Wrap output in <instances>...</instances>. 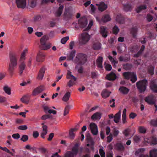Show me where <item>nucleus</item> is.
<instances>
[{
	"label": "nucleus",
	"mask_w": 157,
	"mask_h": 157,
	"mask_svg": "<svg viewBox=\"0 0 157 157\" xmlns=\"http://www.w3.org/2000/svg\"><path fill=\"white\" fill-rule=\"evenodd\" d=\"M105 68L106 70L108 71H110L112 69V67L109 64H106L105 63Z\"/></svg>",
	"instance_id": "obj_51"
},
{
	"label": "nucleus",
	"mask_w": 157,
	"mask_h": 157,
	"mask_svg": "<svg viewBox=\"0 0 157 157\" xmlns=\"http://www.w3.org/2000/svg\"><path fill=\"white\" fill-rule=\"evenodd\" d=\"M75 55V51H72L71 52L70 55L68 56V60H72Z\"/></svg>",
	"instance_id": "obj_43"
},
{
	"label": "nucleus",
	"mask_w": 157,
	"mask_h": 157,
	"mask_svg": "<svg viewBox=\"0 0 157 157\" xmlns=\"http://www.w3.org/2000/svg\"><path fill=\"white\" fill-rule=\"evenodd\" d=\"M101 45L100 43L97 42L94 44L93 48L95 50H98L101 48Z\"/></svg>",
	"instance_id": "obj_40"
},
{
	"label": "nucleus",
	"mask_w": 157,
	"mask_h": 157,
	"mask_svg": "<svg viewBox=\"0 0 157 157\" xmlns=\"http://www.w3.org/2000/svg\"><path fill=\"white\" fill-rule=\"evenodd\" d=\"M111 18L109 14H104L101 18V21L104 22H106L111 20Z\"/></svg>",
	"instance_id": "obj_14"
},
{
	"label": "nucleus",
	"mask_w": 157,
	"mask_h": 157,
	"mask_svg": "<svg viewBox=\"0 0 157 157\" xmlns=\"http://www.w3.org/2000/svg\"><path fill=\"white\" fill-rule=\"evenodd\" d=\"M21 139L24 142L25 141L28 140V136L26 135H24L23 136Z\"/></svg>",
	"instance_id": "obj_59"
},
{
	"label": "nucleus",
	"mask_w": 157,
	"mask_h": 157,
	"mask_svg": "<svg viewBox=\"0 0 157 157\" xmlns=\"http://www.w3.org/2000/svg\"><path fill=\"white\" fill-rule=\"evenodd\" d=\"M37 0H29V5L31 7H34L36 5Z\"/></svg>",
	"instance_id": "obj_34"
},
{
	"label": "nucleus",
	"mask_w": 157,
	"mask_h": 157,
	"mask_svg": "<svg viewBox=\"0 0 157 157\" xmlns=\"http://www.w3.org/2000/svg\"><path fill=\"white\" fill-rule=\"evenodd\" d=\"M157 144V138L155 137H152L151 138L150 144L151 145H155Z\"/></svg>",
	"instance_id": "obj_45"
},
{
	"label": "nucleus",
	"mask_w": 157,
	"mask_h": 157,
	"mask_svg": "<svg viewBox=\"0 0 157 157\" xmlns=\"http://www.w3.org/2000/svg\"><path fill=\"white\" fill-rule=\"evenodd\" d=\"M10 62L9 65V70L11 72H12L17 65V56L13 52L10 51L9 53Z\"/></svg>",
	"instance_id": "obj_1"
},
{
	"label": "nucleus",
	"mask_w": 157,
	"mask_h": 157,
	"mask_svg": "<svg viewBox=\"0 0 157 157\" xmlns=\"http://www.w3.org/2000/svg\"><path fill=\"white\" fill-rule=\"evenodd\" d=\"M45 69L44 68H42L40 71L37 76V78L40 80H42L43 78Z\"/></svg>",
	"instance_id": "obj_19"
},
{
	"label": "nucleus",
	"mask_w": 157,
	"mask_h": 157,
	"mask_svg": "<svg viewBox=\"0 0 157 157\" xmlns=\"http://www.w3.org/2000/svg\"><path fill=\"white\" fill-rule=\"evenodd\" d=\"M130 132V129L128 128L125 129L123 132V134L126 137H128Z\"/></svg>",
	"instance_id": "obj_52"
},
{
	"label": "nucleus",
	"mask_w": 157,
	"mask_h": 157,
	"mask_svg": "<svg viewBox=\"0 0 157 157\" xmlns=\"http://www.w3.org/2000/svg\"><path fill=\"white\" fill-rule=\"evenodd\" d=\"M21 63L19 66L20 74L21 75L25 67V63L23 61L20 62Z\"/></svg>",
	"instance_id": "obj_29"
},
{
	"label": "nucleus",
	"mask_w": 157,
	"mask_h": 157,
	"mask_svg": "<svg viewBox=\"0 0 157 157\" xmlns=\"http://www.w3.org/2000/svg\"><path fill=\"white\" fill-rule=\"evenodd\" d=\"M78 23L81 27L85 28L84 30L87 31L93 25V21L92 20H90L88 24L87 18L85 17H83L78 20Z\"/></svg>",
	"instance_id": "obj_2"
},
{
	"label": "nucleus",
	"mask_w": 157,
	"mask_h": 157,
	"mask_svg": "<svg viewBox=\"0 0 157 157\" xmlns=\"http://www.w3.org/2000/svg\"><path fill=\"white\" fill-rule=\"evenodd\" d=\"M108 58L111 61L112 64H113V67H116L117 64V61L116 59L113 58V57L110 56H109Z\"/></svg>",
	"instance_id": "obj_25"
},
{
	"label": "nucleus",
	"mask_w": 157,
	"mask_h": 157,
	"mask_svg": "<svg viewBox=\"0 0 157 157\" xmlns=\"http://www.w3.org/2000/svg\"><path fill=\"white\" fill-rule=\"evenodd\" d=\"M145 150V149L144 148H140L137 150L135 153V154L136 155H141L140 157H148V155H141Z\"/></svg>",
	"instance_id": "obj_15"
},
{
	"label": "nucleus",
	"mask_w": 157,
	"mask_h": 157,
	"mask_svg": "<svg viewBox=\"0 0 157 157\" xmlns=\"http://www.w3.org/2000/svg\"><path fill=\"white\" fill-rule=\"evenodd\" d=\"M137 30V29L136 28H133L131 30V33L135 38V37L136 36Z\"/></svg>",
	"instance_id": "obj_41"
},
{
	"label": "nucleus",
	"mask_w": 157,
	"mask_h": 157,
	"mask_svg": "<svg viewBox=\"0 0 157 157\" xmlns=\"http://www.w3.org/2000/svg\"><path fill=\"white\" fill-rule=\"evenodd\" d=\"M111 92L106 90H104L101 93V95L103 98H106L108 97Z\"/></svg>",
	"instance_id": "obj_31"
},
{
	"label": "nucleus",
	"mask_w": 157,
	"mask_h": 157,
	"mask_svg": "<svg viewBox=\"0 0 157 157\" xmlns=\"http://www.w3.org/2000/svg\"><path fill=\"white\" fill-rule=\"evenodd\" d=\"M12 137L15 139H17L19 138L20 135L18 133L13 134L12 135Z\"/></svg>",
	"instance_id": "obj_63"
},
{
	"label": "nucleus",
	"mask_w": 157,
	"mask_h": 157,
	"mask_svg": "<svg viewBox=\"0 0 157 157\" xmlns=\"http://www.w3.org/2000/svg\"><path fill=\"white\" fill-rule=\"evenodd\" d=\"M69 108H70L69 105H67L66 107L64 110L63 113L64 116H66L67 114L68 113Z\"/></svg>",
	"instance_id": "obj_50"
},
{
	"label": "nucleus",
	"mask_w": 157,
	"mask_h": 157,
	"mask_svg": "<svg viewBox=\"0 0 157 157\" xmlns=\"http://www.w3.org/2000/svg\"><path fill=\"white\" fill-rule=\"evenodd\" d=\"M67 79H71L72 77L75 81L76 80V78L71 74V72L69 71H68L67 76Z\"/></svg>",
	"instance_id": "obj_42"
},
{
	"label": "nucleus",
	"mask_w": 157,
	"mask_h": 157,
	"mask_svg": "<svg viewBox=\"0 0 157 157\" xmlns=\"http://www.w3.org/2000/svg\"><path fill=\"white\" fill-rule=\"evenodd\" d=\"M147 85V81L146 80H143L136 83L137 87L140 93H143L145 91Z\"/></svg>",
	"instance_id": "obj_3"
},
{
	"label": "nucleus",
	"mask_w": 157,
	"mask_h": 157,
	"mask_svg": "<svg viewBox=\"0 0 157 157\" xmlns=\"http://www.w3.org/2000/svg\"><path fill=\"white\" fill-rule=\"evenodd\" d=\"M90 13L91 14L94 13L96 10V8L94 6L93 4H91L90 6Z\"/></svg>",
	"instance_id": "obj_54"
},
{
	"label": "nucleus",
	"mask_w": 157,
	"mask_h": 157,
	"mask_svg": "<svg viewBox=\"0 0 157 157\" xmlns=\"http://www.w3.org/2000/svg\"><path fill=\"white\" fill-rule=\"evenodd\" d=\"M101 118V114L99 113H96L92 116L91 118L93 120L99 119Z\"/></svg>",
	"instance_id": "obj_30"
},
{
	"label": "nucleus",
	"mask_w": 157,
	"mask_h": 157,
	"mask_svg": "<svg viewBox=\"0 0 157 157\" xmlns=\"http://www.w3.org/2000/svg\"><path fill=\"white\" fill-rule=\"evenodd\" d=\"M71 93L69 92H66L62 98V100L65 102H67L68 101L70 97Z\"/></svg>",
	"instance_id": "obj_24"
},
{
	"label": "nucleus",
	"mask_w": 157,
	"mask_h": 157,
	"mask_svg": "<svg viewBox=\"0 0 157 157\" xmlns=\"http://www.w3.org/2000/svg\"><path fill=\"white\" fill-rule=\"evenodd\" d=\"M101 32L102 36L105 38L107 36V31L106 28L104 26L101 27Z\"/></svg>",
	"instance_id": "obj_21"
},
{
	"label": "nucleus",
	"mask_w": 157,
	"mask_h": 157,
	"mask_svg": "<svg viewBox=\"0 0 157 157\" xmlns=\"http://www.w3.org/2000/svg\"><path fill=\"white\" fill-rule=\"evenodd\" d=\"M40 47L43 50L49 49L51 47V44L46 40H40Z\"/></svg>",
	"instance_id": "obj_6"
},
{
	"label": "nucleus",
	"mask_w": 157,
	"mask_h": 157,
	"mask_svg": "<svg viewBox=\"0 0 157 157\" xmlns=\"http://www.w3.org/2000/svg\"><path fill=\"white\" fill-rule=\"evenodd\" d=\"M87 42V40H79V45H82L86 44Z\"/></svg>",
	"instance_id": "obj_56"
},
{
	"label": "nucleus",
	"mask_w": 157,
	"mask_h": 157,
	"mask_svg": "<svg viewBox=\"0 0 157 157\" xmlns=\"http://www.w3.org/2000/svg\"><path fill=\"white\" fill-rule=\"evenodd\" d=\"M154 67L151 66L150 67V68L149 69V72L150 74L151 75H152L154 73Z\"/></svg>",
	"instance_id": "obj_58"
},
{
	"label": "nucleus",
	"mask_w": 157,
	"mask_h": 157,
	"mask_svg": "<svg viewBox=\"0 0 157 157\" xmlns=\"http://www.w3.org/2000/svg\"><path fill=\"white\" fill-rule=\"evenodd\" d=\"M121 112L120 111L114 116V121L116 123H117L119 121L121 118Z\"/></svg>",
	"instance_id": "obj_20"
},
{
	"label": "nucleus",
	"mask_w": 157,
	"mask_h": 157,
	"mask_svg": "<svg viewBox=\"0 0 157 157\" xmlns=\"http://www.w3.org/2000/svg\"><path fill=\"white\" fill-rule=\"evenodd\" d=\"M29 97V95L28 94L25 95L22 98L21 100L23 102L27 103L28 102Z\"/></svg>",
	"instance_id": "obj_39"
},
{
	"label": "nucleus",
	"mask_w": 157,
	"mask_h": 157,
	"mask_svg": "<svg viewBox=\"0 0 157 157\" xmlns=\"http://www.w3.org/2000/svg\"><path fill=\"white\" fill-rule=\"evenodd\" d=\"M123 75L126 79L130 78L131 81L133 83L135 82L137 79L136 75L133 73L126 72L124 73Z\"/></svg>",
	"instance_id": "obj_5"
},
{
	"label": "nucleus",
	"mask_w": 157,
	"mask_h": 157,
	"mask_svg": "<svg viewBox=\"0 0 157 157\" xmlns=\"http://www.w3.org/2000/svg\"><path fill=\"white\" fill-rule=\"evenodd\" d=\"M136 116V115L135 113H132L130 114L129 117L130 118L134 119L135 117Z\"/></svg>",
	"instance_id": "obj_64"
},
{
	"label": "nucleus",
	"mask_w": 157,
	"mask_h": 157,
	"mask_svg": "<svg viewBox=\"0 0 157 157\" xmlns=\"http://www.w3.org/2000/svg\"><path fill=\"white\" fill-rule=\"evenodd\" d=\"M27 50L25 49L22 52L21 56V57L20 59V62L23 61V60L25 59V56L26 53L27 52Z\"/></svg>",
	"instance_id": "obj_36"
},
{
	"label": "nucleus",
	"mask_w": 157,
	"mask_h": 157,
	"mask_svg": "<svg viewBox=\"0 0 157 157\" xmlns=\"http://www.w3.org/2000/svg\"><path fill=\"white\" fill-rule=\"evenodd\" d=\"M150 87L151 90L154 92H157V85L154 84L153 83L151 82Z\"/></svg>",
	"instance_id": "obj_38"
},
{
	"label": "nucleus",
	"mask_w": 157,
	"mask_h": 157,
	"mask_svg": "<svg viewBox=\"0 0 157 157\" xmlns=\"http://www.w3.org/2000/svg\"><path fill=\"white\" fill-rule=\"evenodd\" d=\"M119 90L122 94H126L128 92L129 90L126 87L122 86L119 89Z\"/></svg>",
	"instance_id": "obj_27"
},
{
	"label": "nucleus",
	"mask_w": 157,
	"mask_h": 157,
	"mask_svg": "<svg viewBox=\"0 0 157 157\" xmlns=\"http://www.w3.org/2000/svg\"><path fill=\"white\" fill-rule=\"evenodd\" d=\"M50 115H45L41 117V119L43 120H45L50 117Z\"/></svg>",
	"instance_id": "obj_61"
},
{
	"label": "nucleus",
	"mask_w": 157,
	"mask_h": 157,
	"mask_svg": "<svg viewBox=\"0 0 157 157\" xmlns=\"http://www.w3.org/2000/svg\"><path fill=\"white\" fill-rule=\"evenodd\" d=\"M151 124L153 126H156L157 125V120H152L151 121Z\"/></svg>",
	"instance_id": "obj_62"
},
{
	"label": "nucleus",
	"mask_w": 157,
	"mask_h": 157,
	"mask_svg": "<svg viewBox=\"0 0 157 157\" xmlns=\"http://www.w3.org/2000/svg\"><path fill=\"white\" fill-rule=\"evenodd\" d=\"M0 148L3 151L6 152L12 155H13L12 152H10V150L6 147H2L0 146Z\"/></svg>",
	"instance_id": "obj_47"
},
{
	"label": "nucleus",
	"mask_w": 157,
	"mask_h": 157,
	"mask_svg": "<svg viewBox=\"0 0 157 157\" xmlns=\"http://www.w3.org/2000/svg\"><path fill=\"white\" fill-rule=\"evenodd\" d=\"M78 152V148L75 145L72 151H67L64 153L63 157H75Z\"/></svg>",
	"instance_id": "obj_4"
},
{
	"label": "nucleus",
	"mask_w": 157,
	"mask_h": 157,
	"mask_svg": "<svg viewBox=\"0 0 157 157\" xmlns=\"http://www.w3.org/2000/svg\"><path fill=\"white\" fill-rule=\"evenodd\" d=\"M145 101L149 104H153L155 101V98L152 95H150L146 98Z\"/></svg>",
	"instance_id": "obj_12"
},
{
	"label": "nucleus",
	"mask_w": 157,
	"mask_h": 157,
	"mask_svg": "<svg viewBox=\"0 0 157 157\" xmlns=\"http://www.w3.org/2000/svg\"><path fill=\"white\" fill-rule=\"evenodd\" d=\"M150 157H157V150L154 149L150 151Z\"/></svg>",
	"instance_id": "obj_32"
},
{
	"label": "nucleus",
	"mask_w": 157,
	"mask_h": 157,
	"mask_svg": "<svg viewBox=\"0 0 157 157\" xmlns=\"http://www.w3.org/2000/svg\"><path fill=\"white\" fill-rule=\"evenodd\" d=\"M86 138L87 140V142L89 143L87 144V146L88 147L89 146L91 149L94 150V142L92 139L90 137L89 134L87 135Z\"/></svg>",
	"instance_id": "obj_9"
},
{
	"label": "nucleus",
	"mask_w": 157,
	"mask_h": 157,
	"mask_svg": "<svg viewBox=\"0 0 157 157\" xmlns=\"http://www.w3.org/2000/svg\"><path fill=\"white\" fill-rule=\"evenodd\" d=\"M97 67L100 68V70L103 69V66L102 63L103 61V58L102 57L100 56L98 57L97 59Z\"/></svg>",
	"instance_id": "obj_16"
},
{
	"label": "nucleus",
	"mask_w": 157,
	"mask_h": 157,
	"mask_svg": "<svg viewBox=\"0 0 157 157\" xmlns=\"http://www.w3.org/2000/svg\"><path fill=\"white\" fill-rule=\"evenodd\" d=\"M146 7L145 5H143L139 6L136 9L137 13L140 12L142 10L146 9Z\"/></svg>",
	"instance_id": "obj_44"
},
{
	"label": "nucleus",
	"mask_w": 157,
	"mask_h": 157,
	"mask_svg": "<svg viewBox=\"0 0 157 157\" xmlns=\"http://www.w3.org/2000/svg\"><path fill=\"white\" fill-rule=\"evenodd\" d=\"M117 78L116 75L113 72L107 75L106 78L109 80L114 81Z\"/></svg>",
	"instance_id": "obj_11"
},
{
	"label": "nucleus",
	"mask_w": 157,
	"mask_h": 157,
	"mask_svg": "<svg viewBox=\"0 0 157 157\" xmlns=\"http://www.w3.org/2000/svg\"><path fill=\"white\" fill-rule=\"evenodd\" d=\"M78 57H79V59L80 61L82 60V62H81L82 64H83L86 60V56L85 55L82 54H79L78 55Z\"/></svg>",
	"instance_id": "obj_28"
},
{
	"label": "nucleus",
	"mask_w": 157,
	"mask_h": 157,
	"mask_svg": "<svg viewBox=\"0 0 157 157\" xmlns=\"http://www.w3.org/2000/svg\"><path fill=\"white\" fill-rule=\"evenodd\" d=\"M118 149L121 151L123 150L124 149V147L123 145L121 144H119L117 145Z\"/></svg>",
	"instance_id": "obj_60"
},
{
	"label": "nucleus",
	"mask_w": 157,
	"mask_h": 157,
	"mask_svg": "<svg viewBox=\"0 0 157 157\" xmlns=\"http://www.w3.org/2000/svg\"><path fill=\"white\" fill-rule=\"evenodd\" d=\"M116 20L120 24H123L124 22V19L121 15H118L117 16Z\"/></svg>",
	"instance_id": "obj_26"
},
{
	"label": "nucleus",
	"mask_w": 157,
	"mask_h": 157,
	"mask_svg": "<svg viewBox=\"0 0 157 157\" xmlns=\"http://www.w3.org/2000/svg\"><path fill=\"white\" fill-rule=\"evenodd\" d=\"M16 3L19 8H25L26 5V0H16Z\"/></svg>",
	"instance_id": "obj_7"
},
{
	"label": "nucleus",
	"mask_w": 157,
	"mask_h": 157,
	"mask_svg": "<svg viewBox=\"0 0 157 157\" xmlns=\"http://www.w3.org/2000/svg\"><path fill=\"white\" fill-rule=\"evenodd\" d=\"M43 107L44 112L46 113H53L54 114H56V111L50 109V108L47 105H44Z\"/></svg>",
	"instance_id": "obj_10"
},
{
	"label": "nucleus",
	"mask_w": 157,
	"mask_h": 157,
	"mask_svg": "<svg viewBox=\"0 0 157 157\" xmlns=\"http://www.w3.org/2000/svg\"><path fill=\"white\" fill-rule=\"evenodd\" d=\"M79 38L81 39H89L91 36L87 33H84L79 36Z\"/></svg>",
	"instance_id": "obj_18"
},
{
	"label": "nucleus",
	"mask_w": 157,
	"mask_h": 157,
	"mask_svg": "<svg viewBox=\"0 0 157 157\" xmlns=\"http://www.w3.org/2000/svg\"><path fill=\"white\" fill-rule=\"evenodd\" d=\"M44 55L41 52H39L38 54L36 57V61L37 62H40L42 61L41 58L44 57Z\"/></svg>",
	"instance_id": "obj_33"
},
{
	"label": "nucleus",
	"mask_w": 157,
	"mask_h": 157,
	"mask_svg": "<svg viewBox=\"0 0 157 157\" xmlns=\"http://www.w3.org/2000/svg\"><path fill=\"white\" fill-rule=\"evenodd\" d=\"M96 5L98 6V10L101 12L103 11L107 8V5L103 2L96 4Z\"/></svg>",
	"instance_id": "obj_13"
},
{
	"label": "nucleus",
	"mask_w": 157,
	"mask_h": 157,
	"mask_svg": "<svg viewBox=\"0 0 157 157\" xmlns=\"http://www.w3.org/2000/svg\"><path fill=\"white\" fill-rule=\"evenodd\" d=\"M17 128L19 130H25L27 129L28 127L27 125H24L19 126Z\"/></svg>",
	"instance_id": "obj_49"
},
{
	"label": "nucleus",
	"mask_w": 157,
	"mask_h": 157,
	"mask_svg": "<svg viewBox=\"0 0 157 157\" xmlns=\"http://www.w3.org/2000/svg\"><path fill=\"white\" fill-rule=\"evenodd\" d=\"M147 35L146 36V37L144 38V39H146L148 38L153 39L155 38V35L151 33H148L147 34Z\"/></svg>",
	"instance_id": "obj_46"
},
{
	"label": "nucleus",
	"mask_w": 157,
	"mask_h": 157,
	"mask_svg": "<svg viewBox=\"0 0 157 157\" xmlns=\"http://www.w3.org/2000/svg\"><path fill=\"white\" fill-rule=\"evenodd\" d=\"M99 152L101 157H105V152L103 150V147L99 149Z\"/></svg>",
	"instance_id": "obj_53"
},
{
	"label": "nucleus",
	"mask_w": 157,
	"mask_h": 157,
	"mask_svg": "<svg viewBox=\"0 0 157 157\" xmlns=\"http://www.w3.org/2000/svg\"><path fill=\"white\" fill-rule=\"evenodd\" d=\"M78 129V128H75L71 129L69 132V136L70 138L72 139L74 138L75 136V134L74 133V132H76Z\"/></svg>",
	"instance_id": "obj_23"
},
{
	"label": "nucleus",
	"mask_w": 157,
	"mask_h": 157,
	"mask_svg": "<svg viewBox=\"0 0 157 157\" xmlns=\"http://www.w3.org/2000/svg\"><path fill=\"white\" fill-rule=\"evenodd\" d=\"M44 89L43 88V86H41L36 88L34 90L33 92V94L34 95H36L43 91Z\"/></svg>",
	"instance_id": "obj_17"
},
{
	"label": "nucleus",
	"mask_w": 157,
	"mask_h": 157,
	"mask_svg": "<svg viewBox=\"0 0 157 157\" xmlns=\"http://www.w3.org/2000/svg\"><path fill=\"white\" fill-rule=\"evenodd\" d=\"M139 130L140 132L141 133H144L146 132V129L143 127H140L139 128Z\"/></svg>",
	"instance_id": "obj_57"
},
{
	"label": "nucleus",
	"mask_w": 157,
	"mask_h": 157,
	"mask_svg": "<svg viewBox=\"0 0 157 157\" xmlns=\"http://www.w3.org/2000/svg\"><path fill=\"white\" fill-rule=\"evenodd\" d=\"M119 28L116 25L113 28V32L115 34H117L119 32Z\"/></svg>",
	"instance_id": "obj_48"
},
{
	"label": "nucleus",
	"mask_w": 157,
	"mask_h": 157,
	"mask_svg": "<svg viewBox=\"0 0 157 157\" xmlns=\"http://www.w3.org/2000/svg\"><path fill=\"white\" fill-rule=\"evenodd\" d=\"M90 128L91 132L94 135H96L98 133L97 125L94 123H91L90 124Z\"/></svg>",
	"instance_id": "obj_8"
},
{
	"label": "nucleus",
	"mask_w": 157,
	"mask_h": 157,
	"mask_svg": "<svg viewBox=\"0 0 157 157\" xmlns=\"http://www.w3.org/2000/svg\"><path fill=\"white\" fill-rule=\"evenodd\" d=\"M3 90L8 95L11 94V89L8 86H4L3 87Z\"/></svg>",
	"instance_id": "obj_37"
},
{
	"label": "nucleus",
	"mask_w": 157,
	"mask_h": 157,
	"mask_svg": "<svg viewBox=\"0 0 157 157\" xmlns=\"http://www.w3.org/2000/svg\"><path fill=\"white\" fill-rule=\"evenodd\" d=\"M144 48H145L144 46V45H143L142 46V47H141L140 51L137 54L135 55L134 56L135 57H138L139 56V54H140L141 53V52H142V51H143V50H144Z\"/></svg>",
	"instance_id": "obj_55"
},
{
	"label": "nucleus",
	"mask_w": 157,
	"mask_h": 157,
	"mask_svg": "<svg viewBox=\"0 0 157 157\" xmlns=\"http://www.w3.org/2000/svg\"><path fill=\"white\" fill-rule=\"evenodd\" d=\"M63 8V5H61L59 7L58 10L56 13V15L57 16H59L61 15L62 14Z\"/></svg>",
	"instance_id": "obj_35"
},
{
	"label": "nucleus",
	"mask_w": 157,
	"mask_h": 157,
	"mask_svg": "<svg viewBox=\"0 0 157 157\" xmlns=\"http://www.w3.org/2000/svg\"><path fill=\"white\" fill-rule=\"evenodd\" d=\"M47 127L46 125H44L43 126V130L41 133V137L44 138V136L47 134Z\"/></svg>",
	"instance_id": "obj_22"
}]
</instances>
